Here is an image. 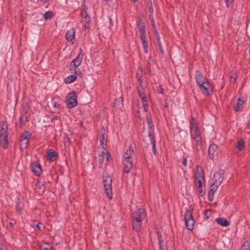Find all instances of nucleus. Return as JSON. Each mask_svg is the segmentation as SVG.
<instances>
[{
	"label": "nucleus",
	"mask_w": 250,
	"mask_h": 250,
	"mask_svg": "<svg viewBox=\"0 0 250 250\" xmlns=\"http://www.w3.org/2000/svg\"><path fill=\"white\" fill-rule=\"evenodd\" d=\"M189 128L191 138L196 142L197 146H201L202 145V141L200 130L198 122L193 117H191L189 119Z\"/></svg>",
	"instance_id": "nucleus-1"
},
{
	"label": "nucleus",
	"mask_w": 250,
	"mask_h": 250,
	"mask_svg": "<svg viewBox=\"0 0 250 250\" xmlns=\"http://www.w3.org/2000/svg\"><path fill=\"white\" fill-rule=\"evenodd\" d=\"M223 175L224 173L223 172H215L210 181V188L208 193V200L210 201L213 200L215 192L222 183L224 180Z\"/></svg>",
	"instance_id": "nucleus-2"
},
{
	"label": "nucleus",
	"mask_w": 250,
	"mask_h": 250,
	"mask_svg": "<svg viewBox=\"0 0 250 250\" xmlns=\"http://www.w3.org/2000/svg\"><path fill=\"white\" fill-rule=\"evenodd\" d=\"M134 154V149L130 146L124 155L123 164L125 173H128L132 168V158Z\"/></svg>",
	"instance_id": "nucleus-3"
},
{
	"label": "nucleus",
	"mask_w": 250,
	"mask_h": 250,
	"mask_svg": "<svg viewBox=\"0 0 250 250\" xmlns=\"http://www.w3.org/2000/svg\"><path fill=\"white\" fill-rule=\"evenodd\" d=\"M8 145V125L6 122L2 121L0 123V146L7 148Z\"/></svg>",
	"instance_id": "nucleus-4"
},
{
	"label": "nucleus",
	"mask_w": 250,
	"mask_h": 250,
	"mask_svg": "<svg viewBox=\"0 0 250 250\" xmlns=\"http://www.w3.org/2000/svg\"><path fill=\"white\" fill-rule=\"evenodd\" d=\"M139 97L141 100L142 104L145 112L148 111V99L149 96H147L145 90L142 84H140L137 88Z\"/></svg>",
	"instance_id": "nucleus-5"
},
{
	"label": "nucleus",
	"mask_w": 250,
	"mask_h": 250,
	"mask_svg": "<svg viewBox=\"0 0 250 250\" xmlns=\"http://www.w3.org/2000/svg\"><path fill=\"white\" fill-rule=\"evenodd\" d=\"M83 57V54L82 51L81 50L77 57L73 60L70 63L69 71L71 73L77 74L80 71L77 68L81 64Z\"/></svg>",
	"instance_id": "nucleus-6"
},
{
	"label": "nucleus",
	"mask_w": 250,
	"mask_h": 250,
	"mask_svg": "<svg viewBox=\"0 0 250 250\" xmlns=\"http://www.w3.org/2000/svg\"><path fill=\"white\" fill-rule=\"evenodd\" d=\"M194 182L196 186L201 188L205 184V177L202 169L199 167H196L194 174Z\"/></svg>",
	"instance_id": "nucleus-7"
},
{
	"label": "nucleus",
	"mask_w": 250,
	"mask_h": 250,
	"mask_svg": "<svg viewBox=\"0 0 250 250\" xmlns=\"http://www.w3.org/2000/svg\"><path fill=\"white\" fill-rule=\"evenodd\" d=\"M192 208L189 207L187 209L185 214L186 228L189 230L193 229L194 222L192 216Z\"/></svg>",
	"instance_id": "nucleus-8"
},
{
	"label": "nucleus",
	"mask_w": 250,
	"mask_h": 250,
	"mask_svg": "<svg viewBox=\"0 0 250 250\" xmlns=\"http://www.w3.org/2000/svg\"><path fill=\"white\" fill-rule=\"evenodd\" d=\"M140 39L144 48V52L146 54L148 52V41L146 33V28L143 24L139 25Z\"/></svg>",
	"instance_id": "nucleus-9"
},
{
	"label": "nucleus",
	"mask_w": 250,
	"mask_h": 250,
	"mask_svg": "<svg viewBox=\"0 0 250 250\" xmlns=\"http://www.w3.org/2000/svg\"><path fill=\"white\" fill-rule=\"evenodd\" d=\"M103 178L105 192L109 199H112L113 194L112 191L111 178L109 176H104Z\"/></svg>",
	"instance_id": "nucleus-10"
},
{
	"label": "nucleus",
	"mask_w": 250,
	"mask_h": 250,
	"mask_svg": "<svg viewBox=\"0 0 250 250\" xmlns=\"http://www.w3.org/2000/svg\"><path fill=\"white\" fill-rule=\"evenodd\" d=\"M67 107L72 108L77 105V96L75 91L69 93L66 97Z\"/></svg>",
	"instance_id": "nucleus-11"
},
{
	"label": "nucleus",
	"mask_w": 250,
	"mask_h": 250,
	"mask_svg": "<svg viewBox=\"0 0 250 250\" xmlns=\"http://www.w3.org/2000/svg\"><path fill=\"white\" fill-rule=\"evenodd\" d=\"M31 137V134L28 131L24 132L21 134L19 140V145L21 150H23L27 147L29 139Z\"/></svg>",
	"instance_id": "nucleus-12"
},
{
	"label": "nucleus",
	"mask_w": 250,
	"mask_h": 250,
	"mask_svg": "<svg viewBox=\"0 0 250 250\" xmlns=\"http://www.w3.org/2000/svg\"><path fill=\"white\" fill-rule=\"evenodd\" d=\"M146 216L145 210L144 208H139L132 214V221L141 222Z\"/></svg>",
	"instance_id": "nucleus-13"
},
{
	"label": "nucleus",
	"mask_w": 250,
	"mask_h": 250,
	"mask_svg": "<svg viewBox=\"0 0 250 250\" xmlns=\"http://www.w3.org/2000/svg\"><path fill=\"white\" fill-rule=\"evenodd\" d=\"M202 92L205 95H210L212 93V89L211 84L208 81L202 83L201 84L198 85Z\"/></svg>",
	"instance_id": "nucleus-14"
},
{
	"label": "nucleus",
	"mask_w": 250,
	"mask_h": 250,
	"mask_svg": "<svg viewBox=\"0 0 250 250\" xmlns=\"http://www.w3.org/2000/svg\"><path fill=\"white\" fill-rule=\"evenodd\" d=\"M65 38L67 42H70L72 44L75 42V31L73 28H71L66 32Z\"/></svg>",
	"instance_id": "nucleus-15"
},
{
	"label": "nucleus",
	"mask_w": 250,
	"mask_h": 250,
	"mask_svg": "<svg viewBox=\"0 0 250 250\" xmlns=\"http://www.w3.org/2000/svg\"><path fill=\"white\" fill-rule=\"evenodd\" d=\"M31 168L33 172L37 176H40L42 173L41 166L37 162H32L31 164Z\"/></svg>",
	"instance_id": "nucleus-16"
},
{
	"label": "nucleus",
	"mask_w": 250,
	"mask_h": 250,
	"mask_svg": "<svg viewBox=\"0 0 250 250\" xmlns=\"http://www.w3.org/2000/svg\"><path fill=\"white\" fill-rule=\"evenodd\" d=\"M82 16V22L83 23V25L84 28H86L90 21V18L88 15L86 9H84L82 11L81 13Z\"/></svg>",
	"instance_id": "nucleus-17"
},
{
	"label": "nucleus",
	"mask_w": 250,
	"mask_h": 250,
	"mask_svg": "<svg viewBox=\"0 0 250 250\" xmlns=\"http://www.w3.org/2000/svg\"><path fill=\"white\" fill-rule=\"evenodd\" d=\"M195 78L196 81L197 85L201 84L202 83H204L208 80L205 78L202 73L199 71H196L195 72Z\"/></svg>",
	"instance_id": "nucleus-18"
},
{
	"label": "nucleus",
	"mask_w": 250,
	"mask_h": 250,
	"mask_svg": "<svg viewBox=\"0 0 250 250\" xmlns=\"http://www.w3.org/2000/svg\"><path fill=\"white\" fill-rule=\"evenodd\" d=\"M245 100L243 99L239 98L238 99V101L236 102V104H235L234 107V110L235 112H239L243 108L244 104H245Z\"/></svg>",
	"instance_id": "nucleus-19"
},
{
	"label": "nucleus",
	"mask_w": 250,
	"mask_h": 250,
	"mask_svg": "<svg viewBox=\"0 0 250 250\" xmlns=\"http://www.w3.org/2000/svg\"><path fill=\"white\" fill-rule=\"evenodd\" d=\"M158 239L159 250H167V245L164 243L160 232H157Z\"/></svg>",
	"instance_id": "nucleus-20"
},
{
	"label": "nucleus",
	"mask_w": 250,
	"mask_h": 250,
	"mask_svg": "<svg viewBox=\"0 0 250 250\" xmlns=\"http://www.w3.org/2000/svg\"><path fill=\"white\" fill-rule=\"evenodd\" d=\"M148 137L150 139V143L152 144L153 152L154 154H156L157 149L156 147V141L155 139L154 135L151 131H150L148 132Z\"/></svg>",
	"instance_id": "nucleus-21"
},
{
	"label": "nucleus",
	"mask_w": 250,
	"mask_h": 250,
	"mask_svg": "<svg viewBox=\"0 0 250 250\" xmlns=\"http://www.w3.org/2000/svg\"><path fill=\"white\" fill-rule=\"evenodd\" d=\"M58 156L57 153L53 150L50 149L47 153L46 159L49 161H52Z\"/></svg>",
	"instance_id": "nucleus-22"
},
{
	"label": "nucleus",
	"mask_w": 250,
	"mask_h": 250,
	"mask_svg": "<svg viewBox=\"0 0 250 250\" xmlns=\"http://www.w3.org/2000/svg\"><path fill=\"white\" fill-rule=\"evenodd\" d=\"M73 74L67 76L64 79V83L66 84H70L76 80L77 78V74Z\"/></svg>",
	"instance_id": "nucleus-23"
},
{
	"label": "nucleus",
	"mask_w": 250,
	"mask_h": 250,
	"mask_svg": "<svg viewBox=\"0 0 250 250\" xmlns=\"http://www.w3.org/2000/svg\"><path fill=\"white\" fill-rule=\"evenodd\" d=\"M216 222L218 225L223 227H227L229 225V221L224 218H217L216 219Z\"/></svg>",
	"instance_id": "nucleus-24"
},
{
	"label": "nucleus",
	"mask_w": 250,
	"mask_h": 250,
	"mask_svg": "<svg viewBox=\"0 0 250 250\" xmlns=\"http://www.w3.org/2000/svg\"><path fill=\"white\" fill-rule=\"evenodd\" d=\"M155 36L156 37V42H157V44L159 47V50H160V52L161 53L163 54H164V49L163 48V47H162V45L161 44V41H160V37L158 34V33L157 32V31H155Z\"/></svg>",
	"instance_id": "nucleus-25"
},
{
	"label": "nucleus",
	"mask_w": 250,
	"mask_h": 250,
	"mask_svg": "<svg viewBox=\"0 0 250 250\" xmlns=\"http://www.w3.org/2000/svg\"><path fill=\"white\" fill-rule=\"evenodd\" d=\"M123 106V98L122 97L116 99L115 101L114 107L117 108H121Z\"/></svg>",
	"instance_id": "nucleus-26"
},
{
	"label": "nucleus",
	"mask_w": 250,
	"mask_h": 250,
	"mask_svg": "<svg viewBox=\"0 0 250 250\" xmlns=\"http://www.w3.org/2000/svg\"><path fill=\"white\" fill-rule=\"evenodd\" d=\"M102 137L100 139V144L101 146L103 149L105 150L106 148V143L105 140V131L104 130L103 131H102Z\"/></svg>",
	"instance_id": "nucleus-27"
},
{
	"label": "nucleus",
	"mask_w": 250,
	"mask_h": 250,
	"mask_svg": "<svg viewBox=\"0 0 250 250\" xmlns=\"http://www.w3.org/2000/svg\"><path fill=\"white\" fill-rule=\"evenodd\" d=\"M217 149V146L216 145L212 144L208 148V153L209 155H212V156L214 155L215 152Z\"/></svg>",
	"instance_id": "nucleus-28"
},
{
	"label": "nucleus",
	"mask_w": 250,
	"mask_h": 250,
	"mask_svg": "<svg viewBox=\"0 0 250 250\" xmlns=\"http://www.w3.org/2000/svg\"><path fill=\"white\" fill-rule=\"evenodd\" d=\"M133 224V229L139 232L140 231L141 227H142V222H134L132 221Z\"/></svg>",
	"instance_id": "nucleus-29"
},
{
	"label": "nucleus",
	"mask_w": 250,
	"mask_h": 250,
	"mask_svg": "<svg viewBox=\"0 0 250 250\" xmlns=\"http://www.w3.org/2000/svg\"><path fill=\"white\" fill-rule=\"evenodd\" d=\"M40 250H52V247L50 244L45 243L41 245Z\"/></svg>",
	"instance_id": "nucleus-30"
},
{
	"label": "nucleus",
	"mask_w": 250,
	"mask_h": 250,
	"mask_svg": "<svg viewBox=\"0 0 250 250\" xmlns=\"http://www.w3.org/2000/svg\"><path fill=\"white\" fill-rule=\"evenodd\" d=\"M245 145V142L243 140H241L238 141L236 146L239 151H241L244 147Z\"/></svg>",
	"instance_id": "nucleus-31"
},
{
	"label": "nucleus",
	"mask_w": 250,
	"mask_h": 250,
	"mask_svg": "<svg viewBox=\"0 0 250 250\" xmlns=\"http://www.w3.org/2000/svg\"><path fill=\"white\" fill-rule=\"evenodd\" d=\"M146 118H147V124L148 125V127L150 129V131H149V132L150 131H151L152 133H153V131L152 130V129L153 128L152 121L151 120V119L149 118V115L148 114L146 115Z\"/></svg>",
	"instance_id": "nucleus-32"
},
{
	"label": "nucleus",
	"mask_w": 250,
	"mask_h": 250,
	"mask_svg": "<svg viewBox=\"0 0 250 250\" xmlns=\"http://www.w3.org/2000/svg\"><path fill=\"white\" fill-rule=\"evenodd\" d=\"M53 16V12L52 11H48L47 12H46L43 14V18L44 19L47 20L51 19L52 18Z\"/></svg>",
	"instance_id": "nucleus-33"
},
{
	"label": "nucleus",
	"mask_w": 250,
	"mask_h": 250,
	"mask_svg": "<svg viewBox=\"0 0 250 250\" xmlns=\"http://www.w3.org/2000/svg\"><path fill=\"white\" fill-rule=\"evenodd\" d=\"M105 158V152L104 151H102L101 153L99 155V161L101 165V166L103 165L104 160Z\"/></svg>",
	"instance_id": "nucleus-34"
},
{
	"label": "nucleus",
	"mask_w": 250,
	"mask_h": 250,
	"mask_svg": "<svg viewBox=\"0 0 250 250\" xmlns=\"http://www.w3.org/2000/svg\"><path fill=\"white\" fill-rule=\"evenodd\" d=\"M237 79V75L236 73H234L232 74L229 78V82L231 83H235Z\"/></svg>",
	"instance_id": "nucleus-35"
},
{
	"label": "nucleus",
	"mask_w": 250,
	"mask_h": 250,
	"mask_svg": "<svg viewBox=\"0 0 250 250\" xmlns=\"http://www.w3.org/2000/svg\"><path fill=\"white\" fill-rule=\"evenodd\" d=\"M26 121V117L23 116H21L20 117V126L21 127H22L23 125H25V122Z\"/></svg>",
	"instance_id": "nucleus-36"
},
{
	"label": "nucleus",
	"mask_w": 250,
	"mask_h": 250,
	"mask_svg": "<svg viewBox=\"0 0 250 250\" xmlns=\"http://www.w3.org/2000/svg\"><path fill=\"white\" fill-rule=\"evenodd\" d=\"M249 245L248 241L245 242L241 247V250H248L249 249Z\"/></svg>",
	"instance_id": "nucleus-37"
},
{
	"label": "nucleus",
	"mask_w": 250,
	"mask_h": 250,
	"mask_svg": "<svg viewBox=\"0 0 250 250\" xmlns=\"http://www.w3.org/2000/svg\"><path fill=\"white\" fill-rule=\"evenodd\" d=\"M212 214V211L210 209H206L205 210V216H204V218L206 219H208L209 216L211 215V214Z\"/></svg>",
	"instance_id": "nucleus-38"
},
{
	"label": "nucleus",
	"mask_w": 250,
	"mask_h": 250,
	"mask_svg": "<svg viewBox=\"0 0 250 250\" xmlns=\"http://www.w3.org/2000/svg\"><path fill=\"white\" fill-rule=\"evenodd\" d=\"M52 104L53 107L55 108L59 109L61 107V104L58 102L53 101Z\"/></svg>",
	"instance_id": "nucleus-39"
},
{
	"label": "nucleus",
	"mask_w": 250,
	"mask_h": 250,
	"mask_svg": "<svg viewBox=\"0 0 250 250\" xmlns=\"http://www.w3.org/2000/svg\"><path fill=\"white\" fill-rule=\"evenodd\" d=\"M151 24L152 26L153 29L154 30V32L155 33V31H157V30L156 26V25H155L154 20H151Z\"/></svg>",
	"instance_id": "nucleus-40"
},
{
	"label": "nucleus",
	"mask_w": 250,
	"mask_h": 250,
	"mask_svg": "<svg viewBox=\"0 0 250 250\" xmlns=\"http://www.w3.org/2000/svg\"><path fill=\"white\" fill-rule=\"evenodd\" d=\"M234 1V0H226L225 2L226 5L228 7H229L230 4H231Z\"/></svg>",
	"instance_id": "nucleus-41"
},
{
	"label": "nucleus",
	"mask_w": 250,
	"mask_h": 250,
	"mask_svg": "<svg viewBox=\"0 0 250 250\" xmlns=\"http://www.w3.org/2000/svg\"><path fill=\"white\" fill-rule=\"evenodd\" d=\"M16 210L18 212H21L22 210V206H21L20 204H18Z\"/></svg>",
	"instance_id": "nucleus-42"
},
{
	"label": "nucleus",
	"mask_w": 250,
	"mask_h": 250,
	"mask_svg": "<svg viewBox=\"0 0 250 250\" xmlns=\"http://www.w3.org/2000/svg\"><path fill=\"white\" fill-rule=\"evenodd\" d=\"M187 159L186 157L183 158L182 160V164L185 166L186 167L187 166Z\"/></svg>",
	"instance_id": "nucleus-43"
},
{
	"label": "nucleus",
	"mask_w": 250,
	"mask_h": 250,
	"mask_svg": "<svg viewBox=\"0 0 250 250\" xmlns=\"http://www.w3.org/2000/svg\"><path fill=\"white\" fill-rule=\"evenodd\" d=\"M106 156V160L107 162H109V158L110 157V153L109 152H105V156Z\"/></svg>",
	"instance_id": "nucleus-44"
},
{
	"label": "nucleus",
	"mask_w": 250,
	"mask_h": 250,
	"mask_svg": "<svg viewBox=\"0 0 250 250\" xmlns=\"http://www.w3.org/2000/svg\"><path fill=\"white\" fill-rule=\"evenodd\" d=\"M198 188L199 189V192L200 195L203 196L204 194V192H203V191L202 190V187L201 188Z\"/></svg>",
	"instance_id": "nucleus-45"
},
{
	"label": "nucleus",
	"mask_w": 250,
	"mask_h": 250,
	"mask_svg": "<svg viewBox=\"0 0 250 250\" xmlns=\"http://www.w3.org/2000/svg\"><path fill=\"white\" fill-rule=\"evenodd\" d=\"M158 93L161 94H164L163 92V89L162 88L161 86H160L159 88L158 89Z\"/></svg>",
	"instance_id": "nucleus-46"
},
{
	"label": "nucleus",
	"mask_w": 250,
	"mask_h": 250,
	"mask_svg": "<svg viewBox=\"0 0 250 250\" xmlns=\"http://www.w3.org/2000/svg\"><path fill=\"white\" fill-rule=\"evenodd\" d=\"M64 143L65 144L68 143L69 144L70 143L69 139L68 138H65L64 141Z\"/></svg>",
	"instance_id": "nucleus-47"
},
{
	"label": "nucleus",
	"mask_w": 250,
	"mask_h": 250,
	"mask_svg": "<svg viewBox=\"0 0 250 250\" xmlns=\"http://www.w3.org/2000/svg\"><path fill=\"white\" fill-rule=\"evenodd\" d=\"M247 129H250V120L247 123V126H246Z\"/></svg>",
	"instance_id": "nucleus-48"
},
{
	"label": "nucleus",
	"mask_w": 250,
	"mask_h": 250,
	"mask_svg": "<svg viewBox=\"0 0 250 250\" xmlns=\"http://www.w3.org/2000/svg\"><path fill=\"white\" fill-rule=\"evenodd\" d=\"M40 223H38L36 225V228H37L38 229H40L41 228H40Z\"/></svg>",
	"instance_id": "nucleus-49"
},
{
	"label": "nucleus",
	"mask_w": 250,
	"mask_h": 250,
	"mask_svg": "<svg viewBox=\"0 0 250 250\" xmlns=\"http://www.w3.org/2000/svg\"><path fill=\"white\" fill-rule=\"evenodd\" d=\"M149 20H150L151 21V20H154L152 16H149Z\"/></svg>",
	"instance_id": "nucleus-50"
},
{
	"label": "nucleus",
	"mask_w": 250,
	"mask_h": 250,
	"mask_svg": "<svg viewBox=\"0 0 250 250\" xmlns=\"http://www.w3.org/2000/svg\"><path fill=\"white\" fill-rule=\"evenodd\" d=\"M149 11H150V12L152 13V12H153V9H152V8H150V9H149Z\"/></svg>",
	"instance_id": "nucleus-51"
},
{
	"label": "nucleus",
	"mask_w": 250,
	"mask_h": 250,
	"mask_svg": "<svg viewBox=\"0 0 250 250\" xmlns=\"http://www.w3.org/2000/svg\"><path fill=\"white\" fill-rule=\"evenodd\" d=\"M79 125H80V126H82L83 123H82V122H80V123H79Z\"/></svg>",
	"instance_id": "nucleus-52"
},
{
	"label": "nucleus",
	"mask_w": 250,
	"mask_h": 250,
	"mask_svg": "<svg viewBox=\"0 0 250 250\" xmlns=\"http://www.w3.org/2000/svg\"><path fill=\"white\" fill-rule=\"evenodd\" d=\"M131 0L134 2H136V1H138V0Z\"/></svg>",
	"instance_id": "nucleus-53"
}]
</instances>
